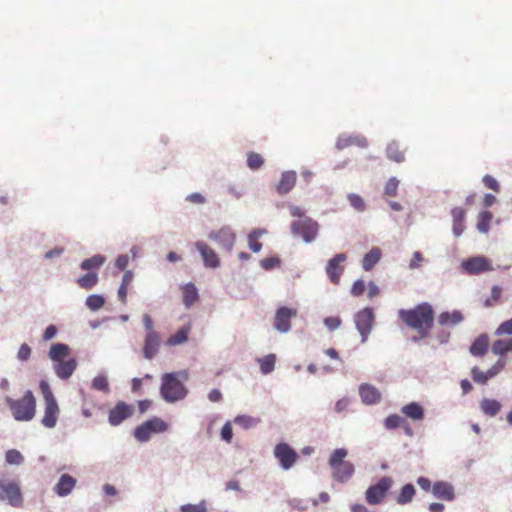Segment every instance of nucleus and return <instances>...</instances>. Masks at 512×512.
<instances>
[{"instance_id": "obj_1", "label": "nucleus", "mask_w": 512, "mask_h": 512, "mask_svg": "<svg viewBox=\"0 0 512 512\" xmlns=\"http://www.w3.org/2000/svg\"><path fill=\"white\" fill-rule=\"evenodd\" d=\"M398 317L411 329L433 327L434 309L429 302H422L413 308L399 309Z\"/></svg>"}, {"instance_id": "obj_2", "label": "nucleus", "mask_w": 512, "mask_h": 512, "mask_svg": "<svg viewBox=\"0 0 512 512\" xmlns=\"http://www.w3.org/2000/svg\"><path fill=\"white\" fill-rule=\"evenodd\" d=\"M180 375L187 377L186 371H173L164 373L161 377L159 393L161 398L167 403H175L183 400L188 395V389Z\"/></svg>"}, {"instance_id": "obj_3", "label": "nucleus", "mask_w": 512, "mask_h": 512, "mask_svg": "<svg viewBox=\"0 0 512 512\" xmlns=\"http://www.w3.org/2000/svg\"><path fill=\"white\" fill-rule=\"evenodd\" d=\"M5 402L10 408L13 419L17 422H30L36 415L37 400L31 390L25 391L19 399L7 396Z\"/></svg>"}, {"instance_id": "obj_4", "label": "nucleus", "mask_w": 512, "mask_h": 512, "mask_svg": "<svg viewBox=\"0 0 512 512\" xmlns=\"http://www.w3.org/2000/svg\"><path fill=\"white\" fill-rule=\"evenodd\" d=\"M39 386L44 399V415L40 423L47 429H53L57 424L60 409L48 381L42 379Z\"/></svg>"}, {"instance_id": "obj_5", "label": "nucleus", "mask_w": 512, "mask_h": 512, "mask_svg": "<svg viewBox=\"0 0 512 512\" xmlns=\"http://www.w3.org/2000/svg\"><path fill=\"white\" fill-rule=\"evenodd\" d=\"M168 429L169 424L160 418V416L154 415L138 425L134 429L133 435L138 442L145 443L150 440L152 434H162Z\"/></svg>"}, {"instance_id": "obj_6", "label": "nucleus", "mask_w": 512, "mask_h": 512, "mask_svg": "<svg viewBox=\"0 0 512 512\" xmlns=\"http://www.w3.org/2000/svg\"><path fill=\"white\" fill-rule=\"evenodd\" d=\"M394 485V479L391 476H382L375 484H370L364 493L366 501L370 505H379L387 497Z\"/></svg>"}, {"instance_id": "obj_7", "label": "nucleus", "mask_w": 512, "mask_h": 512, "mask_svg": "<svg viewBox=\"0 0 512 512\" xmlns=\"http://www.w3.org/2000/svg\"><path fill=\"white\" fill-rule=\"evenodd\" d=\"M291 234L295 237H300L303 242L312 243L318 236L320 225L317 221L310 218H302L291 223Z\"/></svg>"}, {"instance_id": "obj_8", "label": "nucleus", "mask_w": 512, "mask_h": 512, "mask_svg": "<svg viewBox=\"0 0 512 512\" xmlns=\"http://www.w3.org/2000/svg\"><path fill=\"white\" fill-rule=\"evenodd\" d=\"M0 501L7 502L12 507L23 505V494L18 482L0 479Z\"/></svg>"}, {"instance_id": "obj_9", "label": "nucleus", "mask_w": 512, "mask_h": 512, "mask_svg": "<svg viewBox=\"0 0 512 512\" xmlns=\"http://www.w3.org/2000/svg\"><path fill=\"white\" fill-rule=\"evenodd\" d=\"M354 323L357 331L361 335L362 343L367 342L368 336L375 323L374 309L370 306H366L356 312L354 315Z\"/></svg>"}, {"instance_id": "obj_10", "label": "nucleus", "mask_w": 512, "mask_h": 512, "mask_svg": "<svg viewBox=\"0 0 512 512\" xmlns=\"http://www.w3.org/2000/svg\"><path fill=\"white\" fill-rule=\"evenodd\" d=\"M492 269L491 260L483 255L468 257L460 262V271L466 275H479Z\"/></svg>"}, {"instance_id": "obj_11", "label": "nucleus", "mask_w": 512, "mask_h": 512, "mask_svg": "<svg viewBox=\"0 0 512 512\" xmlns=\"http://www.w3.org/2000/svg\"><path fill=\"white\" fill-rule=\"evenodd\" d=\"M273 455L283 470L291 469L299 460L297 450L287 442H279L274 446Z\"/></svg>"}, {"instance_id": "obj_12", "label": "nucleus", "mask_w": 512, "mask_h": 512, "mask_svg": "<svg viewBox=\"0 0 512 512\" xmlns=\"http://www.w3.org/2000/svg\"><path fill=\"white\" fill-rule=\"evenodd\" d=\"M134 412L135 407L133 404L127 403L125 401H118L108 411V424L110 426L117 427L126 421V419H130Z\"/></svg>"}, {"instance_id": "obj_13", "label": "nucleus", "mask_w": 512, "mask_h": 512, "mask_svg": "<svg viewBox=\"0 0 512 512\" xmlns=\"http://www.w3.org/2000/svg\"><path fill=\"white\" fill-rule=\"evenodd\" d=\"M208 239L217 242L228 253H231L235 246V232L229 226L210 231L208 233Z\"/></svg>"}, {"instance_id": "obj_14", "label": "nucleus", "mask_w": 512, "mask_h": 512, "mask_svg": "<svg viewBox=\"0 0 512 512\" xmlns=\"http://www.w3.org/2000/svg\"><path fill=\"white\" fill-rule=\"evenodd\" d=\"M297 315V309L288 306L277 308L274 316V328L280 333H288L291 330V319Z\"/></svg>"}, {"instance_id": "obj_15", "label": "nucleus", "mask_w": 512, "mask_h": 512, "mask_svg": "<svg viewBox=\"0 0 512 512\" xmlns=\"http://www.w3.org/2000/svg\"><path fill=\"white\" fill-rule=\"evenodd\" d=\"M346 260V254H344V252H338L327 262L325 271L328 278L334 285L339 283L340 277L344 272V266H342L341 263L345 262Z\"/></svg>"}, {"instance_id": "obj_16", "label": "nucleus", "mask_w": 512, "mask_h": 512, "mask_svg": "<svg viewBox=\"0 0 512 512\" xmlns=\"http://www.w3.org/2000/svg\"><path fill=\"white\" fill-rule=\"evenodd\" d=\"M432 495L438 500L452 502L456 499L455 487L449 481L436 480L432 484Z\"/></svg>"}, {"instance_id": "obj_17", "label": "nucleus", "mask_w": 512, "mask_h": 512, "mask_svg": "<svg viewBox=\"0 0 512 512\" xmlns=\"http://www.w3.org/2000/svg\"><path fill=\"white\" fill-rule=\"evenodd\" d=\"M195 247L197 251L200 252L205 268L216 269L220 266V260L215 250H212L205 241L195 242Z\"/></svg>"}, {"instance_id": "obj_18", "label": "nucleus", "mask_w": 512, "mask_h": 512, "mask_svg": "<svg viewBox=\"0 0 512 512\" xmlns=\"http://www.w3.org/2000/svg\"><path fill=\"white\" fill-rule=\"evenodd\" d=\"M160 346V334L145 335L142 346L143 358L146 360L154 359L156 355L159 353Z\"/></svg>"}, {"instance_id": "obj_19", "label": "nucleus", "mask_w": 512, "mask_h": 512, "mask_svg": "<svg viewBox=\"0 0 512 512\" xmlns=\"http://www.w3.org/2000/svg\"><path fill=\"white\" fill-rule=\"evenodd\" d=\"M297 181V172L295 170H287L281 173V177L275 186V190L279 195H287L290 193Z\"/></svg>"}, {"instance_id": "obj_20", "label": "nucleus", "mask_w": 512, "mask_h": 512, "mask_svg": "<svg viewBox=\"0 0 512 512\" xmlns=\"http://www.w3.org/2000/svg\"><path fill=\"white\" fill-rule=\"evenodd\" d=\"M357 145L362 148H366L368 145L367 139L361 134H340L335 142V147L338 151L351 146Z\"/></svg>"}, {"instance_id": "obj_21", "label": "nucleus", "mask_w": 512, "mask_h": 512, "mask_svg": "<svg viewBox=\"0 0 512 512\" xmlns=\"http://www.w3.org/2000/svg\"><path fill=\"white\" fill-rule=\"evenodd\" d=\"M75 485H77V479L68 473H64L56 482L53 492L59 497H66L73 492Z\"/></svg>"}, {"instance_id": "obj_22", "label": "nucleus", "mask_w": 512, "mask_h": 512, "mask_svg": "<svg viewBox=\"0 0 512 512\" xmlns=\"http://www.w3.org/2000/svg\"><path fill=\"white\" fill-rule=\"evenodd\" d=\"M465 315L459 309L443 311L437 317V322L442 327L453 328L463 323Z\"/></svg>"}, {"instance_id": "obj_23", "label": "nucleus", "mask_w": 512, "mask_h": 512, "mask_svg": "<svg viewBox=\"0 0 512 512\" xmlns=\"http://www.w3.org/2000/svg\"><path fill=\"white\" fill-rule=\"evenodd\" d=\"M489 335L482 333L476 337L469 346V353L473 357H484L489 351Z\"/></svg>"}, {"instance_id": "obj_24", "label": "nucleus", "mask_w": 512, "mask_h": 512, "mask_svg": "<svg viewBox=\"0 0 512 512\" xmlns=\"http://www.w3.org/2000/svg\"><path fill=\"white\" fill-rule=\"evenodd\" d=\"M71 353V347L67 343L55 342L50 345L48 350V358L54 363L64 361L65 358L69 357Z\"/></svg>"}, {"instance_id": "obj_25", "label": "nucleus", "mask_w": 512, "mask_h": 512, "mask_svg": "<svg viewBox=\"0 0 512 512\" xmlns=\"http://www.w3.org/2000/svg\"><path fill=\"white\" fill-rule=\"evenodd\" d=\"M55 374L62 380H67L77 369V359L69 358L53 365Z\"/></svg>"}, {"instance_id": "obj_26", "label": "nucleus", "mask_w": 512, "mask_h": 512, "mask_svg": "<svg viewBox=\"0 0 512 512\" xmlns=\"http://www.w3.org/2000/svg\"><path fill=\"white\" fill-rule=\"evenodd\" d=\"M359 394L362 402L366 405H374L381 400V393L372 384H360Z\"/></svg>"}, {"instance_id": "obj_27", "label": "nucleus", "mask_w": 512, "mask_h": 512, "mask_svg": "<svg viewBox=\"0 0 512 512\" xmlns=\"http://www.w3.org/2000/svg\"><path fill=\"white\" fill-rule=\"evenodd\" d=\"M401 412L412 421H422L425 417V409L419 402L413 401L401 407Z\"/></svg>"}, {"instance_id": "obj_28", "label": "nucleus", "mask_w": 512, "mask_h": 512, "mask_svg": "<svg viewBox=\"0 0 512 512\" xmlns=\"http://www.w3.org/2000/svg\"><path fill=\"white\" fill-rule=\"evenodd\" d=\"M451 215L453 219V235L461 237L465 231V210L462 207H454L451 210Z\"/></svg>"}, {"instance_id": "obj_29", "label": "nucleus", "mask_w": 512, "mask_h": 512, "mask_svg": "<svg viewBox=\"0 0 512 512\" xmlns=\"http://www.w3.org/2000/svg\"><path fill=\"white\" fill-rule=\"evenodd\" d=\"M354 473L355 466L349 461H346L342 465L332 469V477H334V480L341 483L348 481Z\"/></svg>"}, {"instance_id": "obj_30", "label": "nucleus", "mask_w": 512, "mask_h": 512, "mask_svg": "<svg viewBox=\"0 0 512 512\" xmlns=\"http://www.w3.org/2000/svg\"><path fill=\"white\" fill-rule=\"evenodd\" d=\"M382 250L378 246H373L368 252L365 253L362 260V267L364 271L372 270L375 265L381 260Z\"/></svg>"}, {"instance_id": "obj_31", "label": "nucleus", "mask_w": 512, "mask_h": 512, "mask_svg": "<svg viewBox=\"0 0 512 512\" xmlns=\"http://www.w3.org/2000/svg\"><path fill=\"white\" fill-rule=\"evenodd\" d=\"M417 491L414 487V484L408 482L407 484H403L399 489L398 496L396 497V502L398 505H406L413 501Z\"/></svg>"}, {"instance_id": "obj_32", "label": "nucleus", "mask_w": 512, "mask_h": 512, "mask_svg": "<svg viewBox=\"0 0 512 512\" xmlns=\"http://www.w3.org/2000/svg\"><path fill=\"white\" fill-rule=\"evenodd\" d=\"M199 300V290L194 282H187L183 287V304L186 308H190L196 301Z\"/></svg>"}, {"instance_id": "obj_33", "label": "nucleus", "mask_w": 512, "mask_h": 512, "mask_svg": "<svg viewBox=\"0 0 512 512\" xmlns=\"http://www.w3.org/2000/svg\"><path fill=\"white\" fill-rule=\"evenodd\" d=\"M99 282V275L96 271H89L76 279V284L84 290L93 289Z\"/></svg>"}, {"instance_id": "obj_34", "label": "nucleus", "mask_w": 512, "mask_h": 512, "mask_svg": "<svg viewBox=\"0 0 512 512\" xmlns=\"http://www.w3.org/2000/svg\"><path fill=\"white\" fill-rule=\"evenodd\" d=\"M493 219V212L490 210H482L477 216V230L480 233L487 234L491 229V221Z\"/></svg>"}, {"instance_id": "obj_35", "label": "nucleus", "mask_w": 512, "mask_h": 512, "mask_svg": "<svg viewBox=\"0 0 512 512\" xmlns=\"http://www.w3.org/2000/svg\"><path fill=\"white\" fill-rule=\"evenodd\" d=\"M91 388L95 391L102 392L104 394H109V377L106 372H99L92 380H91Z\"/></svg>"}, {"instance_id": "obj_36", "label": "nucleus", "mask_w": 512, "mask_h": 512, "mask_svg": "<svg viewBox=\"0 0 512 512\" xmlns=\"http://www.w3.org/2000/svg\"><path fill=\"white\" fill-rule=\"evenodd\" d=\"M480 410L487 416H495L502 405L497 399L483 398L479 403Z\"/></svg>"}, {"instance_id": "obj_37", "label": "nucleus", "mask_w": 512, "mask_h": 512, "mask_svg": "<svg viewBox=\"0 0 512 512\" xmlns=\"http://www.w3.org/2000/svg\"><path fill=\"white\" fill-rule=\"evenodd\" d=\"M107 259L105 256L97 254L90 258L84 259L80 264L79 268L84 271H94V269H99L101 266L105 264Z\"/></svg>"}, {"instance_id": "obj_38", "label": "nucleus", "mask_w": 512, "mask_h": 512, "mask_svg": "<svg viewBox=\"0 0 512 512\" xmlns=\"http://www.w3.org/2000/svg\"><path fill=\"white\" fill-rule=\"evenodd\" d=\"M261 422L260 418H254V416L248 414H238L234 418V423L243 430H249L256 427Z\"/></svg>"}, {"instance_id": "obj_39", "label": "nucleus", "mask_w": 512, "mask_h": 512, "mask_svg": "<svg viewBox=\"0 0 512 512\" xmlns=\"http://www.w3.org/2000/svg\"><path fill=\"white\" fill-rule=\"evenodd\" d=\"M508 351H512V337L497 339L492 343V353H494V355L503 357Z\"/></svg>"}, {"instance_id": "obj_40", "label": "nucleus", "mask_w": 512, "mask_h": 512, "mask_svg": "<svg viewBox=\"0 0 512 512\" xmlns=\"http://www.w3.org/2000/svg\"><path fill=\"white\" fill-rule=\"evenodd\" d=\"M348 455V450L344 447L335 448L332 452L330 458H329V466L332 469H335L336 467L342 465L345 463V458Z\"/></svg>"}, {"instance_id": "obj_41", "label": "nucleus", "mask_w": 512, "mask_h": 512, "mask_svg": "<svg viewBox=\"0 0 512 512\" xmlns=\"http://www.w3.org/2000/svg\"><path fill=\"white\" fill-rule=\"evenodd\" d=\"M190 333V327L185 325L179 328L171 337H169L167 343L169 345L183 344L188 340Z\"/></svg>"}, {"instance_id": "obj_42", "label": "nucleus", "mask_w": 512, "mask_h": 512, "mask_svg": "<svg viewBox=\"0 0 512 512\" xmlns=\"http://www.w3.org/2000/svg\"><path fill=\"white\" fill-rule=\"evenodd\" d=\"M85 305L91 311H98L105 305V296L102 294H91L86 298Z\"/></svg>"}, {"instance_id": "obj_43", "label": "nucleus", "mask_w": 512, "mask_h": 512, "mask_svg": "<svg viewBox=\"0 0 512 512\" xmlns=\"http://www.w3.org/2000/svg\"><path fill=\"white\" fill-rule=\"evenodd\" d=\"M275 362L276 357L274 354L266 355L265 357L258 359L260 370L264 375H268L274 370Z\"/></svg>"}, {"instance_id": "obj_44", "label": "nucleus", "mask_w": 512, "mask_h": 512, "mask_svg": "<svg viewBox=\"0 0 512 512\" xmlns=\"http://www.w3.org/2000/svg\"><path fill=\"white\" fill-rule=\"evenodd\" d=\"M386 156L388 159H390L396 163H401L404 161L403 152H400L399 146L396 144L395 141L388 144V146L386 148Z\"/></svg>"}, {"instance_id": "obj_45", "label": "nucleus", "mask_w": 512, "mask_h": 512, "mask_svg": "<svg viewBox=\"0 0 512 512\" xmlns=\"http://www.w3.org/2000/svg\"><path fill=\"white\" fill-rule=\"evenodd\" d=\"M471 378L478 385H487L488 381L491 379L487 371H482L478 366H474L470 371Z\"/></svg>"}, {"instance_id": "obj_46", "label": "nucleus", "mask_w": 512, "mask_h": 512, "mask_svg": "<svg viewBox=\"0 0 512 512\" xmlns=\"http://www.w3.org/2000/svg\"><path fill=\"white\" fill-rule=\"evenodd\" d=\"M347 200L349 204L358 212H364L367 209L365 200L359 194L349 193L347 195Z\"/></svg>"}, {"instance_id": "obj_47", "label": "nucleus", "mask_w": 512, "mask_h": 512, "mask_svg": "<svg viewBox=\"0 0 512 512\" xmlns=\"http://www.w3.org/2000/svg\"><path fill=\"white\" fill-rule=\"evenodd\" d=\"M5 460L8 465L19 466L24 463L23 455L19 450H15V448L6 451Z\"/></svg>"}, {"instance_id": "obj_48", "label": "nucleus", "mask_w": 512, "mask_h": 512, "mask_svg": "<svg viewBox=\"0 0 512 512\" xmlns=\"http://www.w3.org/2000/svg\"><path fill=\"white\" fill-rule=\"evenodd\" d=\"M264 164V158L258 152H248L247 166L251 170H258Z\"/></svg>"}, {"instance_id": "obj_49", "label": "nucleus", "mask_w": 512, "mask_h": 512, "mask_svg": "<svg viewBox=\"0 0 512 512\" xmlns=\"http://www.w3.org/2000/svg\"><path fill=\"white\" fill-rule=\"evenodd\" d=\"M404 418H401V416L397 413L389 414L386 419L384 420V426L388 430H394L399 428L401 424H403Z\"/></svg>"}, {"instance_id": "obj_50", "label": "nucleus", "mask_w": 512, "mask_h": 512, "mask_svg": "<svg viewBox=\"0 0 512 512\" xmlns=\"http://www.w3.org/2000/svg\"><path fill=\"white\" fill-rule=\"evenodd\" d=\"M399 188V180L396 176L390 177L384 187V195L389 197L397 196V189Z\"/></svg>"}, {"instance_id": "obj_51", "label": "nucleus", "mask_w": 512, "mask_h": 512, "mask_svg": "<svg viewBox=\"0 0 512 512\" xmlns=\"http://www.w3.org/2000/svg\"><path fill=\"white\" fill-rule=\"evenodd\" d=\"M502 295V288L498 284H494L491 290V297L485 299V307H493Z\"/></svg>"}, {"instance_id": "obj_52", "label": "nucleus", "mask_w": 512, "mask_h": 512, "mask_svg": "<svg viewBox=\"0 0 512 512\" xmlns=\"http://www.w3.org/2000/svg\"><path fill=\"white\" fill-rule=\"evenodd\" d=\"M281 260L278 256H271L260 261V266L266 270L271 271L274 268L280 267Z\"/></svg>"}, {"instance_id": "obj_53", "label": "nucleus", "mask_w": 512, "mask_h": 512, "mask_svg": "<svg viewBox=\"0 0 512 512\" xmlns=\"http://www.w3.org/2000/svg\"><path fill=\"white\" fill-rule=\"evenodd\" d=\"M425 258L419 250L413 252L412 259L408 263V268L410 270L419 269L422 266V263L425 262Z\"/></svg>"}, {"instance_id": "obj_54", "label": "nucleus", "mask_w": 512, "mask_h": 512, "mask_svg": "<svg viewBox=\"0 0 512 512\" xmlns=\"http://www.w3.org/2000/svg\"><path fill=\"white\" fill-rule=\"evenodd\" d=\"M323 324L329 331L332 332L341 326L342 320L340 319L339 316H327L323 320Z\"/></svg>"}, {"instance_id": "obj_55", "label": "nucleus", "mask_w": 512, "mask_h": 512, "mask_svg": "<svg viewBox=\"0 0 512 512\" xmlns=\"http://www.w3.org/2000/svg\"><path fill=\"white\" fill-rule=\"evenodd\" d=\"M142 323L145 329V335L159 334L154 329V323L149 313H144L142 316Z\"/></svg>"}, {"instance_id": "obj_56", "label": "nucleus", "mask_w": 512, "mask_h": 512, "mask_svg": "<svg viewBox=\"0 0 512 512\" xmlns=\"http://www.w3.org/2000/svg\"><path fill=\"white\" fill-rule=\"evenodd\" d=\"M496 336L501 335H512V317L508 320L502 322L497 328L496 332H494Z\"/></svg>"}, {"instance_id": "obj_57", "label": "nucleus", "mask_w": 512, "mask_h": 512, "mask_svg": "<svg viewBox=\"0 0 512 512\" xmlns=\"http://www.w3.org/2000/svg\"><path fill=\"white\" fill-rule=\"evenodd\" d=\"M31 347L27 343H22L17 352V359L20 362H25L31 357Z\"/></svg>"}, {"instance_id": "obj_58", "label": "nucleus", "mask_w": 512, "mask_h": 512, "mask_svg": "<svg viewBox=\"0 0 512 512\" xmlns=\"http://www.w3.org/2000/svg\"><path fill=\"white\" fill-rule=\"evenodd\" d=\"M221 439L225 442H231L233 439V427L231 422H226L220 431Z\"/></svg>"}, {"instance_id": "obj_59", "label": "nucleus", "mask_w": 512, "mask_h": 512, "mask_svg": "<svg viewBox=\"0 0 512 512\" xmlns=\"http://www.w3.org/2000/svg\"><path fill=\"white\" fill-rule=\"evenodd\" d=\"M182 512H206L205 502L202 501L199 504H184L180 507Z\"/></svg>"}, {"instance_id": "obj_60", "label": "nucleus", "mask_w": 512, "mask_h": 512, "mask_svg": "<svg viewBox=\"0 0 512 512\" xmlns=\"http://www.w3.org/2000/svg\"><path fill=\"white\" fill-rule=\"evenodd\" d=\"M248 247L253 253H260L263 248V244L259 241L258 238L254 237L250 233L247 235Z\"/></svg>"}, {"instance_id": "obj_61", "label": "nucleus", "mask_w": 512, "mask_h": 512, "mask_svg": "<svg viewBox=\"0 0 512 512\" xmlns=\"http://www.w3.org/2000/svg\"><path fill=\"white\" fill-rule=\"evenodd\" d=\"M351 294L355 297H359L365 292V280L357 279L353 282L351 287Z\"/></svg>"}, {"instance_id": "obj_62", "label": "nucleus", "mask_w": 512, "mask_h": 512, "mask_svg": "<svg viewBox=\"0 0 512 512\" xmlns=\"http://www.w3.org/2000/svg\"><path fill=\"white\" fill-rule=\"evenodd\" d=\"M482 181L486 188L493 190L494 192L499 191L500 186L498 184V181L492 175H490V174L484 175Z\"/></svg>"}, {"instance_id": "obj_63", "label": "nucleus", "mask_w": 512, "mask_h": 512, "mask_svg": "<svg viewBox=\"0 0 512 512\" xmlns=\"http://www.w3.org/2000/svg\"><path fill=\"white\" fill-rule=\"evenodd\" d=\"M506 362L503 359H498L494 365L487 370L490 378H494L497 374H499L505 367Z\"/></svg>"}, {"instance_id": "obj_64", "label": "nucleus", "mask_w": 512, "mask_h": 512, "mask_svg": "<svg viewBox=\"0 0 512 512\" xmlns=\"http://www.w3.org/2000/svg\"><path fill=\"white\" fill-rule=\"evenodd\" d=\"M185 201L202 205V204H205L206 198L204 197V195L202 193L194 192V193L187 195L185 198Z\"/></svg>"}]
</instances>
